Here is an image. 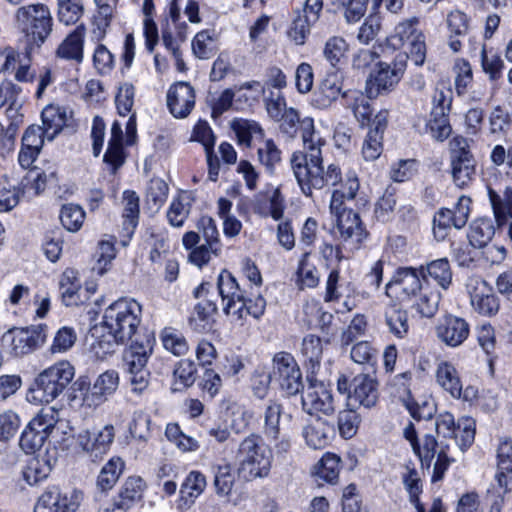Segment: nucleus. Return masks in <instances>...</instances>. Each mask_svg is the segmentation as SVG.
<instances>
[{
  "instance_id": "obj_1",
  "label": "nucleus",
  "mask_w": 512,
  "mask_h": 512,
  "mask_svg": "<svg viewBox=\"0 0 512 512\" xmlns=\"http://www.w3.org/2000/svg\"><path fill=\"white\" fill-rule=\"evenodd\" d=\"M278 121L280 131L290 138L295 137L300 127L304 150L293 152L290 165L305 196L311 197L314 189L320 190L325 185H334L341 180V169L338 165L331 163L326 169L323 166L322 146L326 141L315 130L312 118L300 119L299 112L290 107Z\"/></svg>"
},
{
  "instance_id": "obj_2",
  "label": "nucleus",
  "mask_w": 512,
  "mask_h": 512,
  "mask_svg": "<svg viewBox=\"0 0 512 512\" xmlns=\"http://www.w3.org/2000/svg\"><path fill=\"white\" fill-rule=\"evenodd\" d=\"M142 306L133 298L123 297L111 303L102 317V327L111 338L108 345L126 344L139 337Z\"/></svg>"
},
{
  "instance_id": "obj_3",
  "label": "nucleus",
  "mask_w": 512,
  "mask_h": 512,
  "mask_svg": "<svg viewBox=\"0 0 512 512\" xmlns=\"http://www.w3.org/2000/svg\"><path fill=\"white\" fill-rule=\"evenodd\" d=\"M236 461L239 477L245 481H253L268 476L272 455L265 447L262 437L252 433L240 442Z\"/></svg>"
},
{
  "instance_id": "obj_4",
  "label": "nucleus",
  "mask_w": 512,
  "mask_h": 512,
  "mask_svg": "<svg viewBox=\"0 0 512 512\" xmlns=\"http://www.w3.org/2000/svg\"><path fill=\"white\" fill-rule=\"evenodd\" d=\"M74 367L68 361H60L44 369L34 379L27 399L34 403H50L68 387L74 378Z\"/></svg>"
},
{
  "instance_id": "obj_5",
  "label": "nucleus",
  "mask_w": 512,
  "mask_h": 512,
  "mask_svg": "<svg viewBox=\"0 0 512 512\" xmlns=\"http://www.w3.org/2000/svg\"><path fill=\"white\" fill-rule=\"evenodd\" d=\"M18 28L26 37V47H40L52 32L53 19L43 4L20 7L16 13Z\"/></svg>"
},
{
  "instance_id": "obj_6",
  "label": "nucleus",
  "mask_w": 512,
  "mask_h": 512,
  "mask_svg": "<svg viewBox=\"0 0 512 512\" xmlns=\"http://www.w3.org/2000/svg\"><path fill=\"white\" fill-rule=\"evenodd\" d=\"M418 24L419 20L416 17L399 22L394 32L387 37V44L393 49L407 46L402 54H407L415 65L421 66L426 58V45L425 36L418 29Z\"/></svg>"
},
{
  "instance_id": "obj_7",
  "label": "nucleus",
  "mask_w": 512,
  "mask_h": 512,
  "mask_svg": "<svg viewBox=\"0 0 512 512\" xmlns=\"http://www.w3.org/2000/svg\"><path fill=\"white\" fill-rule=\"evenodd\" d=\"M407 59V54H397L392 63L379 62L366 80L367 97L375 99L393 91L404 75Z\"/></svg>"
},
{
  "instance_id": "obj_8",
  "label": "nucleus",
  "mask_w": 512,
  "mask_h": 512,
  "mask_svg": "<svg viewBox=\"0 0 512 512\" xmlns=\"http://www.w3.org/2000/svg\"><path fill=\"white\" fill-rule=\"evenodd\" d=\"M217 288L223 302V311L232 318V321L244 326L249 313L244 302V290H242L235 277L223 270L217 279Z\"/></svg>"
},
{
  "instance_id": "obj_9",
  "label": "nucleus",
  "mask_w": 512,
  "mask_h": 512,
  "mask_svg": "<svg viewBox=\"0 0 512 512\" xmlns=\"http://www.w3.org/2000/svg\"><path fill=\"white\" fill-rule=\"evenodd\" d=\"M450 166L453 182L459 188L467 186L476 173V160L470 150L468 140L455 136L449 142Z\"/></svg>"
},
{
  "instance_id": "obj_10",
  "label": "nucleus",
  "mask_w": 512,
  "mask_h": 512,
  "mask_svg": "<svg viewBox=\"0 0 512 512\" xmlns=\"http://www.w3.org/2000/svg\"><path fill=\"white\" fill-rule=\"evenodd\" d=\"M424 284L419 268L399 267L387 282L385 294L399 302H409Z\"/></svg>"
},
{
  "instance_id": "obj_11",
  "label": "nucleus",
  "mask_w": 512,
  "mask_h": 512,
  "mask_svg": "<svg viewBox=\"0 0 512 512\" xmlns=\"http://www.w3.org/2000/svg\"><path fill=\"white\" fill-rule=\"evenodd\" d=\"M45 337L41 326L14 327L3 334L1 341L11 355L18 357L36 350L45 341Z\"/></svg>"
},
{
  "instance_id": "obj_12",
  "label": "nucleus",
  "mask_w": 512,
  "mask_h": 512,
  "mask_svg": "<svg viewBox=\"0 0 512 512\" xmlns=\"http://www.w3.org/2000/svg\"><path fill=\"white\" fill-rule=\"evenodd\" d=\"M271 375L287 395H295L303 388L302 373L290 353L279 352L275 354Z\"/></svg>"
},
{
  "instance_id": "obj_13",
  "label": "nucleus",
  "mask_w": 512,
  "mask_h": 512,
  "mask_svg": "<svg viewBox=\"0 0 512 512\" xmlns=\"http://www.w3.org/2000/svg\"><path fill=\"white\" fill-rule=\"evenodd\" d=\"M115 439V427L106 424L97 431H81L77 435V444L92 462L100 461L108 453Z\"/></svg>"
},
{
  "instance_id": "obj_14",
  "label": "nucleus",
  "mask_w": 512,
  "mask_h": 512,
  "mask_svg": "<svg viewBox=\"0 0 512 512\" xmlns=\"http://www.w3.org/2000/svg\"><path fill=\"white\" fill-rule=\"evenodd\" d=\"M302 408L310 415H330L335 410L331 389L323 382L309 380L302 392Z\"/></svg>"
},
{
  "instance_id": "obj_15",
  "label": "nucleus",
  "mask_w": 512,
  "mask_h": 512,
  "mask_svg": "<svg viewBox=\"0 0 512 512\" xmlns=\"http://www.w3.org/2000/svg\"><path fill=\"white\" fill-rule=\"evenodd\" d=\"M434 331L441 343L448 347L456 348L462 345L468 338L470 326L464 318L446 314L438 318Z\"/></svg>"
},
{
  "instance_id": "obj_16",
  "label": "nucleus",
  "mask_w": 512,
  "mask_h": 512,
  "mask_svg": "<svg viewBox=\"0 0 512 512\" xmlns=\"http://www.w3.org/2000/svg\"><path fill=\"white\" fill-rule=\"evenodd\" d=\"M340 184V187L333 190L330 200V212H338L339 209H348L347 203L355 201L357 208L365 207L367 200L359 191L360 183L358 176L354 171H349L345 180L342 179L334 184L336 186Z\"/></svg>"
},
{
  "instance_id": "obj_17",
  "label": "nucleus",
  "mask_w": 512,
  "mask_h": 512,
  "mask_svg": "<svg viewBox=\"0 0 512 512\" xmlns=\"http://www.w3.org/2000/svg\"><path fill=\"white\" fill-rule=\"evenodd\" d=\"M379 398L378 382L369 374H358L350 382L348 406L372 408Z\"/></svg>"
},
{
  "instance_id": "obj_18",
  "label": "nucleus",
  "mask_w": 512,
  "mask_h": 512,
  "mask_svg": "<svg viewBox=\"0 0 512 512\" xmlns=\"http://www.w3.org/2000/svg\"><path fill=\"white\" fill-rule=\"evenodd\" d=\"M331 214L336 217V227L342 241L358 245L366 237L367 233L359 214L352 208L339 209L338 212H331Z\"/></svg>"
},
{
  "instance_id": "obj_19",
  "label": "nucleus",
  "mask_w": 512,
  "mask_h": 512,
  "mask_svg": "<svg viewBox=\"0 0 512 512\" xmlns=\"http://www.w3.org/2000/svg\"><path fill=\"white\" fill-rule=\"evenodd\" d=\"M195 105V92L187 82H178L167 93V106L175 118L187 117Z\"/></svg>"
},
{
  "instance_id": "obj_20",
  "label": "nucleus",
  "mask_w": 512,
  "mask_h": 512,
  "mask_svg": "<svg viewBox=\"0 0 512 512\" xmlns=\"http://www.w3.org/2000/svg\"><path fill=\"white\" fill-rule=\"evenodd\" d=\"M470 302L475 311L485 316L497 313L499 303L497 297L491 293L487 283L479 278L470 279L467 283Z\"/></svg>"
},
{
  "instance_id": "obj_21",
  "label": "nucleus",
  "mask_w": 512,
  "mask_h": 512,
  "mask_svg": "<svg viewBox=\"0 0 512 512\" xmlns=\"http://www.w3.org/2000/svg\"><path fill=\"white\" fill-rule=\"evenodd\" d=\"M155 338L144 334L131 340L130 346L124 351L123 360L127 371L146 369L149 357L153 352Z\"/></svg>"
},
{
  "instance_id": "obj_22",
  "label": "nucleus",
  "mask_w": 512,
  "mask_h": 512,
  "mask_svg": "<svg viewBox=\"0 0 512 512\" xmlns=\"http://www.w3.org/2000/svg\"><path fill=\"white\" fill-rule=\"evenodd\" d=\"M206 477L199 471H191L181 485L176 507L179 511L190 509L195 500L204 492Z\"/></svg>"
},
{
  "instance_id": "obj_23",
  "label": "nucleus",
  "mask_w": 512,
  "mask_h": 512,
  "mask_svg": "<svg viewBox=\"0 0 512 512\" xmlns=\"http://www.w3.org/2000/svg\"><path fill=\"white\" fill-rule=\"evenodd\" d=\"M343 75L339 70L327 73L321 82L314 102L320 108L329 107L341 94L347 97V92L342 93Z\"/></svg>"
},
{
  "instance_id": "obj_24",
  "label": "nucleus",
  "mask_w": 512,
  "mask_h": 512,
  "mask_svg": "<svg viewBox=\"0 0 512 512\" xmlns=\"http://www.w3.org/2000/svg\"><path fill=\"white\" fill-rule=\"evenodd\" d=\"M404 437L410 442L414 453L419 457L422 467L430 468L436 454L438 442L432 435H425L421 443L417 439V433L413 423L404 428Z\"/></svg>"
},
{
  "instance_id": "obj_25",
  "label": "nucleus",
  "mask_w": 512,
  "mask_h": 512,
  "mask_svg": "<svg viewBox=\"0 0 512 512\" xmlns=\"http://www.w3.org/2000/svg\"><path fill=\"white\" fill-rule=\"evenodd\" d=\"M85 33V26L83 24L78 25L58 46L56 56L64 60L81 63Z\"/></svg>"
},
{
  "instance_id": "obj_26",
  "label": "nucleus",
  "mask_w": 512,
  "mask_h": 512,
  "mask_svg": "<svg viewBox=\"0 0 512 512\" xmlns=\"http://www.w3.org/2000/svg\"><path fill=\"white\" fill-rule=\"evenodd\" d=\"M74 504L63 495L58 487L48 488L39 497L34 512H73Z\"/></svg>"
},
{
  "instance_id": "obj_27",
  "label": "nucleus",
  "mask_w": 512,
  "mask_h": 512,
  "mask_svg": "<svg viewBox=\"0 0 512 512\" xmlns=\"http://www.w3.org/2000/svg\"><path fill=\"white\" fill-rule=\"evenodd\" d=\"M436 382L453 398H460L462 394V382L455 366L448 362L438 363L435 371Z\"/></svg>"
},
{
  "instance_id": "obj_28",
  "label": "nucleus",
  "mask_w": 512,
  "mask_h": 512,
  "mask_svg": "<svg viewBox=\"0 0 512 512\" xmlns=\"http://www.w3.org/2000/svg\"><path fill=\"white\" fill-rule=\"evenodd\" d=\"M59 288L62 301L66 306H77L83 302L81 298V281L75 269L67 268L62 273Z\"/></svg>"
},
{
  "instance_id": "obj_29",
  "label": "nucleus",
  "mask_w": 512,
  "mask_h": 512,
  "mask_svg": "<svg viewBox=\"0 0 512 512\" xmlns=\"http://www.w3.org/2000/svg\"><path fill=\"white\" fill-rule=\"evenodd\" d=\"M421 277L425 284H429L427 277L432 278L442 289L446 290L452 283V270L446 258L433 260L419 267Z\"/></svg>"
},
{
  "instance_id": "obj_30",
  "label": "nucleus",
  "mask_w": 512,
  "mask_h": 512,
  "mask_svg": "<svg viewBox=\"0 0 512 512\" xmlns=\"http://www.w3.org/2000/svg\"><path fill=\"white\" fill-rule=\"evenodd\" d=\"M488 196L498 225L510 218L508 236L512 240V187H507L502 196L488 188Z\"/></svg>"
},
{
  "instance_id": "obj_31",
  "label": "nucleus",
  "mask_w": 512,
  "mask_h": 512,
  "mask_svg": "<svg viewBox=\"0 0 512 512\" xmlns=\"http://www.w3.org/2000/svg\"><path fill=\"white\" fill-rule=\"evenodd\" d=\"M440 299L441 294L438 290L431 288L429 284H424L411 301V307L422 317L431 318L438 310Z\"/></svg>"
},
{
  "instance_id": "obj_32",
  "label": "nucleus",
  "mask_w": 512,
  "mask_h": 512,
  "mask_svg": "<svg viewBox=\"0 0 512 512\" xmlns=\"http://www.w3.org/2000/svg\"><path fill=\"white\" fill-rule=\"evenodd\" d=\"M41 119L43 124L41 128L45 133V137L47 140L52 141L67 123L66 109L48 105L43 109Z\"/></svg>"
},
{
  "instance_id": "obj_33",
  "label": "nucleus",
  "mask_w": 512,
  "mask_h": 512,
  "mask_svg": "<svg viewBox=\"0 0 512 512\" xmlns=\"http://www.w3.org/2000/svg\"><path fill=\"white\" fill-rule=\"evenodd\" d=\"M143 488L144 481L141 477H128L118 494V498L114 501V505L118 509H129L135 502L141 499Z\"/></svg>"
},
{
  "instance_id": "obj_34",
  "label": "nucleus",
  "mask_w": 512,
  "mask_h": 512,
  "mask_svg": "<svg viewBox=\"0 0 512 512\" xmlns=\"http://www.w3.org/2000/svg\"><path fill=\"white\" fill-rule=\"evenodd\" d=\"M218 311L214 301L205 299L197 303L192 316L189 319L190 326L199 332L208 330L214 323V316Z\"/></svg>"
},
{
  "instance_id": "obj_35",
  "label": "nucleus",
  "mask_w": 512,
  "mask_h": 512,
  "mask_svg": "<svg viewBox=\"0 0 512 512\" xmlns=\"http://www.w3.org/2000/svg\"><path fill=\"white\" fill-rule=\"evenodd\" d=\"M413 379L412 371H405L395 375L389 382L392 393L397 396L409 409L411 415L415 419L420 416L412 408L411 383Z\"/></svg>"
},
{
  "instance_id": "obj_36",
  "label": "nucleus",
  "mask_w": 512,
  "mask_h": 512,
  "mask_svg": "<svg viewBox=\"0 0 512 512\" xmlns=\"http://www.w3.org/2000/svg\"><path fill=\"white\" fill-rule=\"evenodd\" d=\"M329 431L330 428L326 421L316 418L303 427L302 435L309 447L312 449H322L329 442Z\"/></svg>"
},
{
  "instance_id": "obj_37",
  "label": "nucleus",
  "mask_w": 512,
  "mask_h": 512,
  "mask_svg": "<svg viewBox=\"0 0 512 512\" xmlns=\"http://www.w3.org/2000/svg\"><path fill=\"white\" fill-rule=\"evenodd\" d=\"M385 324L391 334L399 339H403L409 332L408 312L396 305L385 310Z\"/></svg>"
},
{
  "instance_id": "obj_38",
  "label": "nucleus",
  "mask_w": 512,
  "mask_h": 512,
  "mask_svg": "<svg viewBox=\"0 0 512 512\" xmlns=\"http://www.w3.org/2000/svg\"><path fill=\"white\" fill-rule=\"evenodd\" d=\"M495 234L494 223L489 218H479L472 222L468 239L474 248L486 247Z\"/></svg>"
},
{
  "instance_id": "obj_39",
  "label": "nucleus",
  "mask_w": 512,
  "mask_h": 512,
  "mask_svg": "<svg viewBox=\"0 0 512 512\" xmlns=\"http://www.w3.org/2000/svg\"><path fill=\"white\" fill-rule=\"evenodd\" d=\"M125 468V463L120 457H112L100 470L97 477V488L106 492L111 490Z\"/></svg>"
},
{
  "instance_id": "obj_40",
  "label": "nucleus",
  "mask_w": 512,
  "mask_h": 512,
  "mask_svg": "<svg viewBox=\"0 0 512 512\" xmlns=\"http://www.w3.org/2000/svg\"><path fill=\"white\" fill-rule=\"evenodd\" d=\"M427 128L431 136L437 141L442 142L450 136L452 128L446 114V108L443 105L433 108Z\"/></svg>"
},
{
  "instance_id": "obj_41",
  "label": "nucleus",
  "mask_w": 512,
  "mask_h": 512,
  "mask_svg": "<svg viewBox=\"0 0 512 512\" xmlns=\"http://www.w3.org/2000/svg\"><path fill=\"white\" fill-rule=\"evenodd\" d=\"M191 210V198L188 193L182 192L173 198L168 211L167 219L174 227L183 226Z\"/></svg>"
},
{
  "instance_id": "obj_42",
  "label": "nucleus",
  "mask_w": 512,
  "mask_h": 512,
  "mask_svg": "<svg viewBox=\"0 0 512 512\" xmlns=\"http://www.w3.org/2000/svg\"><path fill=\"white\" fill-rule=\"evenodd\" d=\"M52 470L51 463L45 456L32 458L23 471V477L29 485H35L46 479Z\"/></svg>"
},
{
  "instance_id": "obj_43",
  "label": "nucleus",
  "mask_w": 512,
  "mask_h": 512,
  "mask_svg": "<svg viewBox=\"0 0 512 512\" xmlns=\"http://www.w3.org/2000/svg\"><path fill=\"white\" fill-rule=\"evenodd\" d=\"M119 385V375L115 370H107L100 374L93 384V396L105 400L115 393Z\"/></svg>"
},
{
  "instance_id": "obj_44",
  "label": "nucleus",
  "mask_w": 512,
  "mask_h": 512,
  "mask_svg": "<svg viewBox=\"0 0 512 512\" xmlns=\"http://www.w3.org/2000/svg\"><path fill=\"white\" fill-rule=\"evenodd\" d=\"M232 129L235 132L239 144L250 146L254 137L263 136V129L254 120L235 119L232 122Z\"/></svg>"
},
{
  "instance_id": "obj_45",
  "label": "nucleus",
  "mask_w": 512,
  "mask_h": 512,
  "mask_svg": "<svg viewBox=\"0 0 512 512\" xmlns=\"http://www.w3.org/2000/svg\"><path fill=\"white\" fill-rule=\"evenodd\" d=\"M481 66L490 81H497L503 75L504 62L501 56L485 46L481 50Z\"/></svg>"
},
{
  "instance_id": "obj_46",
  "label": "nucleus",
  "mask_w": 512,
  "mask_h": 512,
  "mask_svg": "<svg viewBox=\"0 0 512 512\" xmlns=\"http://www.w3.org/2000/svg\"><path fill=\"white\" fill-rule=\"evenodd\" d=\"M281 413L282 405L275 400H269L264 411V433L267 438L278 439Z\"/></svg>"
},
{
  "instance_id": "obj_47",
  "label": "nucleus",
  "mask_w": 512,
  "mask_h": 512,
  "mask_svg": "<svg viewBox=\"0 0 512 512\" xmlns=\"http://www.w3.org/2000/svg\"><path fill=\"white\" fill-rule=\"evenodd\" d=\"M48 436L47 432L41 431L29 423L22 432L19 445L25 453L33 454L40 450Z\"/></svg>"
},
{
  "instance_id": "obj_48",
  "label": "nucleus",
  "mask_w": 512,
  "mask_h": 512,
  "mask_svg": "<svg viewBox=\"0 0 512 512\" xmlns=\"http://www.w3.org/2000/svg\"><path fill=\"white\" fill-rule=\"evenodd\" d=\"M258 160L269 174H273L281 162V150L272 139L264 140L257 150Z\"/></svg>"
},
{
  "instance_id": "obj_49",
  "label": "nucleus",
  "mask_w": 512,
  "mask_h": 512,
  "mask_svg": "<svg viewBox=\"0 0 512 512\" xmlns=\"http://www.w3.org/2000/svg\"><path fill=\"white\" fill-rule=\"evenodd\" d=\"M59 218L67 231L76 232L83 225L85 212L81 206L69 203L62 206Z\"/></svg>"
},
{
  "instance_id": "obj_50",
  "label": "nucleus",
  "mask_w": 512,
  "mask_h": 512,
  "mask_svg": "<svg viewBox=\"0 0 512 512\" xmlns=\"http://www.w3.org/2000/svg\"><path fill=\"white\" fill-rule=\"evenodd\" d=\"M348 51V44L343 37L332 36L325 42L323 55L324 58L336 68L345 57Z\"/></svg>"
},
{
  "instance_id": "obj_51",
  "label": "nucleus",
  "mask_w": 512,
  "mask_h": 512,
  "mask_svg": "<svg viewBox=\"0 0 512 512\" xmlns=\"http://www.w3.org/2000/svg\"><path fill=\"white\" fill-rule=\"evenodd\" d=\"M340 472V457L333 453L323 455L316 466V474L324 481L336 483Z\"/></svg>"
},
{
  "instance_id": "obj_52",
  "label": "nucleus",
  "mask_w": 512,
  "mask_h": 512,
  "mask_svg": "<svg viewBox=\"0 0 512 512\" xmlns=\"http://www.w3.org/2000/svg\"><path fill=\"white\" fill-rule=\"evenodd\" d=\"M310 254V251H305L299 260L296 274L297 282L301 288H314L319 283L316 267L308 262Z\"/></svg>"
},
{
  "instance_id": "obj_53",
  "label": "nucleus",
  "mask_w": 512,
  "mask_h": 512,
  "mask_svg": "<svg viewBox=\"0 0 512 512\" xmlns=\"http://www.w3.org/2000/svg\"><path fill=\"white\" fill-rule=\"evenodd\" d=\"M161 341L164 348L175 356L185 355L189 349L185 337L170 327L164 328L161 332Z\"/></svg>"
},
{
  "instance_id": "obj_54",
  "label": "nucleus",
  "mask_w": 512,
  "mask_h": 512,
  "mask_svg": "<svg viewBox=\"0 0 512 512\" xmlns=\"http://www.w3.org/2000/svg\"><path fill=\"white\" fill-rule=\"evenodd\" d=\"M475 438V422L471 418H462L458 420L457 429L451 437L461 451L469 448Z\"/></svg>"
},
{
  "instance_id": "obj_55",
  "label": "nucleus",
  "mask_w": 512,
  "mask_h": 512,
  "mask_svg": "<svg viewBox=\"0 0 512 512\" xmlns=\"http://www.w3.org/2000/svg\"><path fill=\"white\" fill-rule=\"evenodd\" d=\"M368 0H333L332 4L344 10V18L347 23L358 22L367 10Z\"/></svg>"
},
{
  "instance_id": "obj_56",
  "label": "nucleus",
  "mask_w": 512,
  "mask_h": 512,
  "mask_svg": "<svg viewBox=\"0 0 512 512\" xmlns=\"http://www.w3.org/2000/svg\"><path fill=\"white\" fill-rule=\"evenodd\" d=\"M83 10L81 0L58 1V19L65 25L75 24L81 18Z\"/></svg>"
},
{
  "instance_id": "obj_57",
  "label": "nucleus",
  "mask_w": 512,
  "mask_h": 512,
  "mask_svg": "<svg viewBox=\"0 0 512 512\" xmlns=\"http://www.w3.org/2000/svg\"><path fill=\"white\" fill-rule=\"evenodd\" d=\"M382 28V19L378 13L369 14L359 28L357 40L364 45L373 41Z\"/></svg>"
},
{
  "instance_id": "obj_58",
  "label": "nucleus",
  "mask_w": 512,
  "mask_h": 512,
  "mask_svg": "<svg viewBox=\"0 0 512 512\" xmlns=\"http://www.w3.org/2000/svg\"><path fill=\"white\" fill-rule=\"evenodd\" d=\"M302 354L309 361L312 369L319 366L323 354L321 338L313 334L305 336L302 341Z\"/></svg>"
},
{
  "instance_id": "obj_59",
  "label": "nucleus",
  "mask_w": 512,
  "mask_h": 512,
  "mask_svg": "<svg viewBox=\"0 0 512 512\" xmlns=\"http://www.w3.org/2000/svg\"><path fill=\"white\" fill-rule=\"evenodd\" d=\"M235 478L229 464L219 465L215 470L214 486L219 496H228L234 486Z\"/></svg>"
},
{
  "instance_id": "obj_60",
  "label": "nucleus",
  "mask_w": 512,
  "mask_h": 512,
  "mask_svg": "<svg viewBox=\"0 0 512 512\" xmlns=\"http://www.w3.org/2000/svg\"><path fill=\"white\" fill-rule=\"evenodd\" d=\"M354 408L350 407L347 410H343L338 415L339 432L346 439H350L356 434L360 424V417Z\"/></svg>"
},
{
  "instance_id": "obj_61",
  "label": "nucleus",
  "mask_w": 512,
  "mask_h": 512,
  "mask_svg": "<svg viewBox=\"0 0 512 512\" xmlns=\"http://www.w3.org/2000/svg\"><path fill=\"white\" fill-rule=\"evenodd\" d=\"M58 421L59 410L53 406H47L43 407L29 423L50 435Z\"/></svg>"
},
{
  "instance_id": "obj_62",
  "label": "nucleus",
  "mask_w": 512,
  "mask_h": 512,
  "mask_svg": "<svg viewBox=\"0 0 512 512\" xmlns=\"http://www.w3.org/2000/svg\"><path fill=\"white\" fill-rule=\"evenodd\" d=\"M150 425V416L146 412L138 410L133 413L129 424V431L134 438L147 441L150 437Z\"/></svg>"
},
{
  "instance_id": "obj_63",
  "label": "nucleus",
  "mask_w": 512,
  "mask_h": 512,
  "mask_svg": "<svg viewBox=\"0 0 512 512\" xmlns=\"http://www.w3.org/2000/svg\"><path fill=\"white\" fill-rule=\"evenodd\" d=\"M395 206V190L387 188L375 205V217L381 222L388 221L394 212Z\"/></svg>"
},
{
  "instance_id": "obj_64",
  "label": "nucleus",
  "mask_w": 512,
  "mask_h": 512,
  "mask_svg": "<svg viewBox=\"0 0 512 512\" xmlns=\"http://www.w3.org/2000/svg\"><path fill=\"white\" fill-rule=\"evenodd\" d=\"M367 328V321L364 315H356L349 326L341 334V345L348 346L360 337L364 336Z\"/></svg>"
}]
</instances>
